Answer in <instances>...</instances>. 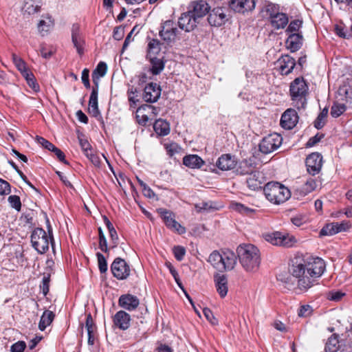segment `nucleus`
Wrapping results in <instances>:
<instances>
[{
	"instance_id": "nucleus-23",
	"label": "nucleus",
	"mask_w": 352,
	"mask_h": 352,
	"mask_svg": "<svg viewBox=\"0 0 352 352\" xmlns=\"http://www.w3.org/2000/svg\"><path fill=\"white\" fill-rule=\"evenodd\" d=\"M237 263V256L230 250L222 252L223 272L232 270Z\"/></svg>"
},
{
	"instance_id": "nucleus-19",
	"label": "nucleus",
	"mask_w": 352,
	"mask_h": 352,
	"mask_svg": "<svg viewBox=\"0 0 352 352\" xmlns=\"http://www.w3.org/2000/svg\"><path fill=\"white\" fill-rule=\"evenodd\" d=\"M131 316L124 311H118L113 317V324L121 330H126L130 327Z\"/></svg>"
},
{
	"instance_id": "nucleus-5",
	"label": "nucleus",
	"mask_w": 352,
	"mask_h": 352,
	"mask_svg": "<svg viewBox=\"0 0 352 352\" xmlns=\"http://www.w3.org/2000/svg\"><path fill=\"white\" fill-rule=\"evenodd\" d=\"M285 190V186L276 182H268L264 187L266 198L275 204H280L286 201Z\"/></svg>"
},
{
	"instance_id": "nucleus-17",
	"label": "nucleus",
	"mask_w": 352,
	"mask_h": 352,
	"mask_svg": "<svg viewBox=\"0 0 352 352\" xmlns=\"http://www.w3.org/2000/svg\"><path fill=\"white\" fill-rule=\"evenodd\" d=\"M230 8L234 12L243 13L252 10L255 7L254 0H230Z\"/></svg>"
},
{
	"instance_id": "nucleus-64",
	"label": "nucleus",
	"mask_w": 352,
	"mask_h": 352,
	"mask_svg": "<svg viewBox=\"0 0 352 352\" xmlns=\"http://www.w3.org/2000/svg\"><path fill=\"white\" fill-rule=\"evenodd\" d=\"M291 221L294 226L299 227L302 226L304 223H305L306 219L304 216L299 214L294 217H292Z\"/></svg>"
},
{
	"instance_id": "nucleus-47",
	"label": "nucleus",
	"mask_w": 352,
	"mask_h": 352,
	"mask_svg": "<svg viewBox=\"0 0 352 352\" xmlns=\"http://www.w3.org/2000/svg\"><path fill=\"white\" fill-rule=\"evenodd\" d=\"M346 111V106L341 103H334L331 109V115L333 118H338Z\"/></svg>"
},
{
	"instance_id": "nucleus-31",
	"label": "nucleus",
	"mask_w": 352,
	"mask_h": 352,
	"mask_svg": "<svg viewBox=\"0 0 352 352\" xmlns=\"http://www.w3.org/2000/svg\"><path fill=\"white\" fill-rule=\"evenodd\" d=\"M208 262L210 263L214 268L220 272H223L222 252L214 250L209 256Z\"/></svg>"
},
{
	"instance_id": "nucleus-57",
	"label": "nucleus",
	"mask_w": 352,
	"mask_h": 352,
	"mask_svg": "<svg viewBox=\"0 0 352 352\" xmlns=\"http://www.w3.org/2000/svg\"><path fill=\"white\" fill-rule=\"evenodd\" d=\"M11 192L10 184L6 180L0 178V195H8Z\"/></svg>"
},
{
	"instance_id": "nucleus-42",
	"label": "nucleus",
	"mask_w": 352,
	"mask_h": 352,
	"mask_svg": "<svg viewBox=\"0 0 352 352\" xmlns=\"http://www.w3.org/2000/svg\"><path fill=\"white\" fill-rule=\"evenodd\" d=\"M329 109L324 107L315 120L314 124L317 129H322L326 124Z\"/></svg>"
},
{
	"instance_id": "nucleus-50",
	"label": "nucleus",
	"mask_w": 352,
	"mask_h": 352,
	"mask_svg": "<svg viewBox=\"0 0 352 352\" xmlns=\"http://www.w3.org/2000/svg\"><path fill=\"white\" fill-rule=\"evenodd\" d=\"M78 138L81 150L85 155L93 151L92 146L87 139L80 136Z\"/></svg>"
},
{
	"instance_id": "nucleus-3",
	"label": "nucleus",
	"mask_w": 352,
	"mask_h": 352,
	"mask_svg": "<svg viewBox=\"0 0 352 352\" xmlns=\"http://www.w3.org/2000/svg\"><path fill=\"white\" fill-rule=\"evenodd\" d=\"M47 223L48 235L46 232L41 228L34 229L31 234L32 245L39 254H44L49 250L50 243L52 248H54L52 228L49 220L47 221Z\"/></svg>"
},
{
	"instance_id": "nucleus-21",
	"label": "nucleus",
	"mask_w": 352,
	"mask_h": 352,
	"mask_svg": "<svg viewBox=\"0 0 352 352\" xmlns=\"http://www.w3.org/2000/svg\"><path fill=\"white\" fill-rule=\"evenodd\" d=\"M72 41L78 54L82 55L84 52L85 41L80 33L78 24H73L72 28Z\"/></svg>"
},
{
	"instance_id": "nucleus-10",
	"label": "nucleus",
	"mask_w": 352,
	"mask_h": 352,
	"mask_svg": "<svg viewBox=\"0 0 352 352\" xmlns=\"http://www.w3.org/2000/svg\"><path fill=\"white\" fill-rule=\"evenodd\" d=\"M161 87L156 82H150L144 89L143 100L148 103H153L158 100L161 96Z\"/></svg>"
},
{
	"instance_id": "nucleus-52",
	"label": "nucleus",
	"mask_w": 352,
	"mask_h": 352,
	"mask_svg": "<svg viewBox=\"0 0 352 352\" xmlns=\"http://www.w3.org/2000/svg\"><path fill=\"white\" fill-rule=\"evenodd\" d=\"M98 258V268L101 273H105L107 271V263L105 257L100 252L96 253Z\"/></svg>"
},
{
	"instance_id": "nucleus-20",
	"label": "nucleus",
	"mask_w": 352,
	"mask_h": 352,
	"mask_svg": "<svg viewBox=\"0 0 352 352\" xmlns=\"http://www.w3.org/2000/svg\"><path fill=\"white\" fill-rule=\"evenodd\" d=\"M256 164L254 157L241 161L236 168V173L241 175H250L256 171Z\"/></svg>"
},
{
	"instance_id": "nucleus-4",
	"label": "nucleus",
	"mask_w": 352,
	"mask_h": 352,
	"mask_svg": "<svg viewBox=\"0 0 352 352\" xmlns=\"http://www.w3.org/2000/svg\"><path fill=\"white\" fill-rule=\"evenodd\" d=\"M307 85L302 77L296 78L290 85L289 94L292 104L300 109L305 107Z\"/></svg>"
},
{
	"instance_id": "nucleus-51",
	"label": "nucleus",
	"mask_w": 352,
	"mask_h": 352,
	"mask_svg": "<svg viewBox=\"0 0 352 352\" xmlns=\"http://www.w3.org/2000/svg\"><path fill=\"white\" fill-rule=\"evenodd\" d=\"M8 201L10 206L19 212L21 209V202L20 197L17 195H10L8 197Z\"/></svg>"
},
{
	"instance_id": "nucleus-60",
	"label": "nucleus",
	"mask_w": 352,
	"mask_h": 352,
	"mask_svg": "<svg viewBox=\"0 0 352 352\" xmlns=\"http://www.w3.org/2000/svg\"><path fill=\"white\" fill-rule=\"evenodd\" d=\"M96 167H100L101 162L99 156L94 153V150L85 155Z\"/></svg>"
},
{
	"instance_id": "nucleus-8",
	"label": "nucleus",
	"mask_w": 352,
	"mask_h": 352,
	"mask_svg": "<svg viewBox=\"0 0 352 352\" xmlns=\"http://www.w3.org/2000/svg\"><path fill=\"white\" fill-rule=\"evenodd\" d=\"M111 271L113 276L120 280L126 279L131 273L129 265L120 257L115 258L111 263Z\"/></svg>"
},
{
	"instance_id": "nucleus-27",
	"label": "nucleus",
	"mask_w": 352,
	"mask_h": 352,
	"mask_svg": "<svg viewBox=\"0 0 352 352\" xmlns=\"http://www.w3.org/2000/svg\"><path fill=\"white\" fill-rule=\"evenodd\" d=\"M41 3L38 0H24L21 8L23 15H32L40 12Z\"/></svg>"
},
{
	"instance_id": "nucleus-37",
	"label": "nucleus",
	"mask_w": 352,
	"mask_h": 352,
	"mask_svg": "<svg viewBox=\"0 0 352 352\" xmlns=\"http://www.w3.org/2000/svg\"><path fill=\"white\" fill-rule=\"evenodd\" d=\"M151 67V72L154 75L159 74L164 68V62L157 57H150Z\"/></svg>"
},
{
	"instance_id": "nucleus-22",
	"label": "nucleus",
	"mask_w": 352,
	"mask_h": 352,
	"mask_svg": "<svg viewBox=\"0 0 352 352\" xmlns=\"http://www.w3.org/2000/svg\"><path fill=\"white\" fill-rule=\"evenodd\" d=\"M235 157L230 154H223L219 157L216 162V166L221 170H229L236 166Z\"/></svg>"
},
{
	"instance_id": "nucleus-46",
	"label": "nucleus",
	"mask_w": 352,
	"mask_h": 352,
	"mask_svg": "<svg viewBox=\"0 0 352 352\" xmlns=\"http://www.w3.org/2000/svg\"><path fill=\"white\" fill-rule=\"evenodd\" d=\"M164 147L167 152V154L170 157H173L175 154L179 153L182 150L181 146L175 142L165 144Z\"/></svg>"
},
{
	"instance_id": "nucleus-45",
	"label": "nucleus",
	"mask_w": 352,
	"mask_h": 352,
	"mask_svg": "<svg viewBox=\"0 0 352 352\" xmlns=\"http://www.w3.org/2000/svg\"><path fill=\"white\" fill-rule=\"evenodd\" d=\"M23 76L25 78L28 85L30 88H32L35 92L39 91L40 87L36 82L34 74L30 71Z\"/></svg>"
},
{
	"instance_id": "nucleus-32",
	"label": "nucleus",
	"mask_w": 352,
	"mask_h": 352,
	"mask_svg": "<svg viewBox=\"0 0 352 352\" xmlns=\"http://www.w3.org/2000/svg\"><path fill=\"white\" fill-rule=\"evenodd\" d=\"M154 131L160 135H166L170 133V126L168 122L162 119L157 120L153 124Z\"/></svg>"
},
{
	"instance_id": "nucleus-43",
	"label": "nucleus",
	"mask_w": 352,
	"mask_h": 352,
	"mask_svg": "<svg viewBox=\"0 0 352 352\" xmlns=\"http://www.w3.org/2000/svg\"><path fill=\"white\" fill-rule=\"evenodd\" d=\"M336 222L327 223L320 230V234L322 236H331L338 233Z\"/></svg>"
},
{
	"instance_id": "nucleus-36",
	"label": "nucleus",
	"mask_w": 352,
	"mask_h": 352,
	"mask_svg": "<svg viewBox=\"0 0 352 352\" xmlns=\"http://www.w3.org/2000/svg\"><path fill=\"white\" fill-rule=\"evenodd\" d=\"M339 348L338 336L333 334L328 339L324 351L325 352H337Z\"/></svg>"
},
{
	"instance_id": "nucleus-39",
	"label": "nucleus",
	"mask_w": 352,
	"mask_h": 352,
	"mask_svg": "<svg viewBox=\"0 0 352 352\" xmlns=\"http://www.w3.org/2000/svg\"><path fill=\"white\" fill-rule=\"evenodd\" d=\"M12 61L17 68V69L21 72L22 76H24L25 74L30 72V70L26 67V63L25 61L20 57H19L16 54H12Z\"/></svg>"
},
{
	"instance_id": "nucleus-44",
	"label": "nucleus",
	"mask_w": 352,
	"mask_h": 352,
	"mask_svg": "<svg viewBox=\"0 0 352 352\" xmlns=\"http://www.w3.org/2000/svg\"><path fill=\"white\" fill-rule=\"evenodd\" d=\"M262 12L265 13V16H268L270 19H272V16L280 13L279 12V8L273 3L267 4Z\"/></svg>"
},
{
	"instance_id": "nucleus-33",
	"label": "nucleus",
	"mask_w": 352,
	"mask_h": 352,
	"mask_svg": "<svg viewBox=\"0 0 352 352\" xmlns=\"http://www.w3.org/2000/svg\"><path fill=\"white\" fill-rule=\"evenodd\" d=\"M54 316L55 315L52 311L45 310L41 317L38 329L41 331H44L52 322Z\"/></svg>"
},
{
	"instance_id": "nucleus-6",
	"label": "nucleus",
	"mask_w": 352,
	"mask_h": 352,
	"mask_svg": "<svg viewBox=\"0 0 352 352\" xmlns=\"http://www.w3.org/2000/svg\"><path fill=\"white\" fill-rule=\"evenodd\" d=\"M283 142V138L277 133L264 137L259 143V151L263 154H269L276 150Z\"/></svg>"
},
{
	"instance_id": "nucleus-13",
	"label": "nucleus",
	"mask_w": 352,
	"mask_h": 352,
	"mask_svg": "<svg viewBox=\"0 0 352 352\" xmlns=\"http://www.w3.org/2000/svg\"><path fill=\"white\" fill-rule=\"evenodd\" d=\"M190 13L191 12H189L188 10L182 13L178 20L179 27L186 32L193 30L199 23Z\"/></svg>"
},
{
	"instance_id": "nucleus-34",
	"label": "nucleus",
	"mask_w": 352,
	"mask_h": 352,
	"mask_svg": "<svg viewBox=\"0 0 352 352\" xmlns=\"http://www.w3.org/2000/svg\"><path fill=\"white\" fill-rule=\"evenodd\" d=\"M45 19H46L41 20L38 23V30L42 36H44L45 34H47L54 27V20L51 16L47 15Z\"/></svg>"
},
{
	"instance_id": "nucleus-2",
	"label": "nucleus",
	"mask_w": 352,
	"mask_h": 352,
	"mask_svg": "<svg viewBox=\"0 0 352 352\" xmlns=\"http://www.w3.org/2000/svg\"><path fill=\"white\" fill-rule=\"evenodd\" d=\"M239 261L247 272H256L261 263L260 252L252 244L241 245L237 248Z\"/></svg>"
},
{
	"instance_id": "nucleus-62",
	"label": "nucleus",
	"mask_w": 352,
	"mask_h": 352,
	"mask_svg": "<svg viewBox=\"0 0 352 352\" xmlns=\"http://www.w3.org/2000/svg\"><path fill=\"white\" fill-rule=\"evenodd\" d=\"M124 34V28L122 26H117L114 28L113 37L115 40L120 41Z\"/></svg>"
},
{
	"instance_id": "nucleus-14",
	"label": "nucleus",
	"mask_w": 352,
	"mask_h": 352,
	"mask_svg": "<svg viewBox=\"0 0 352 352\" xmlns=\"http://www.w3.org/2000/svg\"><path fill=\"white\" fill-rule=\"evenodd\" d=\"M210 7L204 1H194L189 8L188 12L199 22L207 13L209 12Z\"/></svg>"
},
{
	"instance_id": "nucleus-41",
	"label": "nucleus",
	"mask_w": 352,
	"mask_h": 352,
	"mask_svg": "<svg viewBox=\"0 0 352 352\" xmlns=\"http://www.w3.org/2000/svg\"><path fill=\"white\" fill-rule=\"evenodd\" d=\"M298 115L296 110L287 109V130L292 129L298 122Z\"/></svg>"
},
{
	"instance_id": "nucleus-15",
	"label": "nucleus",
	"mask_w": 352,
	"mask_h": 352,
	"mask_svg": "<svg viewBox=\"0 0 352 352\" xmlns=\"http://www.w3.org/2000/svg\"><path fill=\"white\" fill-rule=\"evenodd\" d=\"M139 304L140 300L138 297L130 294L121 295L118 300V305L128 311L135 310Z\"/></svg>"
},
{
	"instance_id": "nucleus-30",
	"label": "nucleus",
	"mask_w": 352,
	"mask_h": 352,
	"mask_svg": "<svg viewBox=\"0 0 352 352\" xmlns=\"http://www.w3.org/2000/svg\"><path fill=\"white\" fill-rule=\"evenodd\" d=\"M303 20L302 16H298L297 18L290 17V20L287 16V34L302 32L300 30L302 28Z\"/></svg>"
},
{
	"instance_id": "nucleus-56",
	"label": "nucleus",
	"mask_w": 352,
	"mask_h": 352,
	"mask_svg": "<svg viewBox=\"0 0 352 352\" xmlns=\"http://www.w3.org/2000/svg\"><path fill=\"white\" fill-rule=\"evenodd\" d=\"M203 313L206 319L212 324L217 325L218 324L217 319L214 316L212 311L207 307L203 309Z\"/></svg>"
},
{
	"instance_id": "nucleus-59",
	"label": "nucleus",
	"mask_w": 352,
	"mask_h": 352,
	"mask_svg": "<svg viewBox=\"0 0 352 352\" xmlns=\"http://www.w3.org/2000/svg\"><path fill=\"white\" fill-rule=\"evenodd\" d=\"M324 138V134L318 133L314 137L309 139L306 143V147H312L318 144Z\"/></svg>"
},
{
	"instance_id": "nucleus-16",
	"label": "nucleus",
	"mask_w": 352,
	"mask_h": 352,
	"mask_svg": "<svg viewBox=\"0 0 352 352\" xmlns=\"http://www.w3.org/2000/svg\"><path fill=\"white\" fill-rule=\"evenodd\" d=\"M98 85L92 87L91 93L89 100L88 111L93 117L102 118L98 104Z\"/></svg>"
},
{
	"instance_id": "nucleus-61",
	"label": "nucleus",
	"mask_w": 352,
	"mask_h": 352,
	"mask_svg": "<svg viewBox=\"0 0 352 352\" xmlns=\"http://www.w3.org/2000/svg\"><path fill=\"white\" fill-rule=\"evenodd\" d=\"M26 344L23 341H19L11 346V352H23L25 349Z\"/></svg>"
},
{
	"instance_id": "nucleus-11",
	"label": "nucleus",
	"mask_w": 352,
	"mask_h": 352,
	"mask_svg": "<svg viewBox=\"0 0 352 352\" xmlns=\"http://www.w3.org/2000/svg\"><path fill=\"white\" fill-rule=\"evenodd\" d=\"M161 28L159 34L164 41L170 43L175 39L178 30L173 21H166L162 23Z\"/></svg>"
},
{
	"instance_id": "nucleus-35",
	"label": "nucleus",
	"mask_w": 352,
	"mask_h": 352,
	"mask_svg": "<svg viewBox=\"0 0 352 352\" xmlns=\"http://www.w3.org/2000/svg\"><path fill=\"white\" fill-rule=\"evenodd\" d=\"M270 22L274 30L283 29L286 26V16L283 13L278 14L272 16Z\"/></svg>"
},
{
	"instance_id": "nucleus-63",
	"label": "nucleus",
	"mask_w": 352,
	"mask_h": 352,
	"mask_svg": "<svg viewBox=\"0 0 352 352\" xmlns=\"http://www.w3.org/2000/svg\"><path fill=\"white\" fill-rule=\"evenodd\" d=\"M52 152L55 154L59 161L64 163L65 164H69V162L65 160V155L64 153L60 149L55 146Z\"/></svg>"
},
{
	"instance_id": "nucleus-58",
	"label": "nucleus",
	"mask_w": 352,
	"mask_h": 352,
	"mask_svg": "<svg viewBox=\"0 0 352 352\" xmlns=\"http://www.w3.org/2000/svg\"><path fill=\"white\" fill-rule=\"evenodd\" d=\"M36 142L39 144H41L43 148H45L50 151H52L55 146L52 143H51L50 142H49L48 140H47L46 139H45L43 137L36 136Z\"/></svg>"
},
{
	"instance_id": "nucleus-29",
	"label": "nucleus",
	"mask_w": 352,
	"mask_h": 352,
	"mask_svg": "<svg viewBox=\"0 0 352 352\" xmlns=\"http://www.w3.org/2000/svg\"><path fill=\"white\" fill-rule=\"evenodd\" d=\"M260 175L261 173L256 170L250 174V177L247 179L246 182L250 190H257L262 188L263 182Z\"/></svg>"
},
{
	"instance_id": "nucleus-28",
	"label": "nucleus",
	"mask_w": 352,
	"mask_h": 352,
	"mask_svg": "<svg viewBox=\"0 0 352 352\" xmlns=\"http://www.w3.org/2000/svg\"><path fill=\"white\" fill-rule=\"evenodd\" d=\"M183 164L190 168H200L204 161L197 155H188L183 158Z\"/></svg>"
},
{
	"instance_id": "nucleus-18",
	"label": "nucleus",
	"mask_w": 352,
	"mask_h": 352,
	"mask_svg": "<svg viewBox=\"0 0 352 352\" xmlns=\"http://www.w3.org/2000/svg\"><path fill=\"white\" fill-rule=\"evenodd\" d=\"M303 41L302 32L287 34V50L291 52H297L302 47Z\"/></svg>"
},
{
	"instance_id": "nucleus-54",
	"label": "nucleus",
	"mask_w": 352,
	"mask_h": 352,
	"mask_svg": "<svg viewBox=\"0 0 352 352\" xmlns=\"http://www.w3.org/2000/svg\"><path fill=\"white\" fill-rule=\"evenodd\" d=\"M345 295V294L339 290H333L327 294V298L331 301H339Z\"/></svg>"
},
{
	"instance_id": "nucleus-38",
	"label": "nucleus",
	"mask_w": 352,
	"mask_h": 352,
	"mask_svg": "<svg viewBox=\"0 0 352 352\" xmlns=\"http://www.w3.org/2000/svg\"><path fill=\"white\" fill-rule=\"evenodd\" d=\"M161 43L157 39L153 38L148 43V54L149 57H155L161 50Z\"/></svg>"
},
{
	"instance_id": "nucleus-40",
	"label": "nucleus",
	"mask_w": 352,
	"mask_h": 352,
	"mask_svg": "<svg viewBox=\"0 0 352 352\" xmlns=\"http://www.w3.org/2000/svg\"><path fill=\"white\" fill-rule=\"evenodd\" d=\"M107 70V64L104 62H100L92 74L93 81L96 85V83L98 84V82L96 81V78L103 77L106 74Z\"/></svg>"
},
{
	"instance_id": "nucleus-48",
	"label": "nucleus",
	"mask_w": 352,
	"mask_h": 352,
	"mask_svg": "<svg viewBox=\"0 0 352 352\" xmlns=\"http://www.w3.org/2000/svg\"><path fill=\"white\" fill-rule=\"evenodd\" d=\"M231 207L234 210L245 214H251L254 212V210L240 203H232Z\"/></svg>"
},
{
	"instance_id": "nucleus-53",
	"label": "nucleus",
	"mask_w": 352,
	"mask_h": 352,
	"mask_svg": "<svg viewBox=\"0 0 352 352\" xmlns=\"http://www.w3.org/2000/svg\"><path fill=\"white\" fill-rule=\"evenodd\" d=\"M173 252L175 258L177 261H181L183 260V258L185 256L186 249L183 246L177 245L173 248Z\"/></svg>"
},
{
	"instance_id": "nucleus-24",
	"label": "nucleus",
	"mask_w": 352,
	"mask_h": 352,
	"mask_svg": "<svg viewBox=\"0 0 352 352\" xmlns=\"http://www.w3.org/2000/svg\"><path fill=\"white\" fill-rule=\"evenodd\" d=\"M317 186L316 180L309 177L305 183L300 187L294 190V195L297 199H300L313 192Z\"/></svg>"
},
{
	"instance_id": "nucleus-25",
	"label": "nucleus",
	"mask_w": 352,
	"mask_h": 352,
	"mask_svg": "<svg viewBox=\"0 0 352 352\" xmlns=\"http://www.w3.org/2000/svg\"><path fill=\"white\" fill-rule=\"evenodd\" d=\"M263 237L266 241L276 246H285L286 243V236L278 231L265 233Z\"/></svg>"
},
{
	"instance_id": "nucleus-1",
	"label": "nucleus",
	"mask_w": 352,
	"mask_h": 352,
	"mask_svg": "<svg viewBox=\"0 0 352 352\" xmlns=\"http://www.w3.org/2000/svg\"><path fill=\"white\" fill-rule=\"evenodd\" d=\"M325 270L326 263L320 257H308L305 259L302 255L297 254L291 258L289 263L291 274L298 278L295 289L302 293L318 285V278L323 275Z\"/></svg>"
},
{
	"instance_id": "nucleus-9",
	"label": "nucleus",
	"mask_w": 352,
	"mask_h": 352,
	"mask_svg": "<svg viewBox=\"0 0 352 352\" xmlns=\"http://www.w3.org/2000/svg\"><path fill=\"white\" fill-rule=\"evenodd\" d=\"M322 156L319 153H312L309 154L305 161L307 170L312 176L318 174L322 166Z\"/></svg>"
},
{
	"instance_id": "nucleus-26",
	"label": "nucleus",
	"mask_w": 352,
	"mask_h": 352,
	"mask_svg": "<svg viewBox=\"0 0 352 352\" xmlns=\"http://www.w3.org/2000/svg\"><path fill=\"white\" fill-rule=\"evenodd\" d=\"M214 280L218 294L221 298H224L227 295L228 291V279L226 276L224 274H216L214 276Z\"/></svg>"
},
{
	"instance_id": "nucleus-55",
	"label": "nucleus",
	"mask_w": 352,
	"mask_h": 352,
	"mask_svg": "<svg viewBox=\"0 0 352 352\" xmlns=\"http://www.w3.org/2000/svg\"><path fill=\"white\" fill-rule=\"evenodd\" d=\"M313 311L312 307L309 305H302L298 311V315L300 317H307L311 314Z\"/></svg>"
},
{
	"instance_id": "nucleus-12",
	"label": "nucleus",
	"mask_w": 352,
	"mask_h": 352,
	"mask_svg": "<svg viewBox=\"0 0 352 352\" xmlns=\"http://www.w3.org/2000/svg\"><path fill=\"white\" fill-rule=\"evenodd\" d=\"M208 13V21L212 26L219 27L228 21L226 8H214Z\"/></svg>"
},
{
	"instance_id": "nucleus-7",
	"label": "nucleus",
	"mask_w": 352,
	"mask_h": 352,
	"mask_svg": "<svg viewBox=\"0 0 352 352\" xmlns=\"http://www.w3.org/2000/svg\"><path fill=\"white\" fill-rule=\"evenodd\" d=\"M157 212L168 228L177 232L179 234L186 232V228L175 220V214L173 212L165 208H159Z\"/></svg>"
},
{
	"instance_id": "nucleus-49",
	"label": "nucleus",
	"mask_w": 352,
	"mask_h": 352,
	"mask_svg": "<svg viewBox=\"0 0 352 352\" xmlns=\"http://www.w3.org/2000/svg\"><path fill=\"white\" fill-rule=\"evenodd\" d=\"M40 52L42 57L47 59L55 53V49L52 46L42 44L41 45Z\"/></svg>"
}]
</instances>
